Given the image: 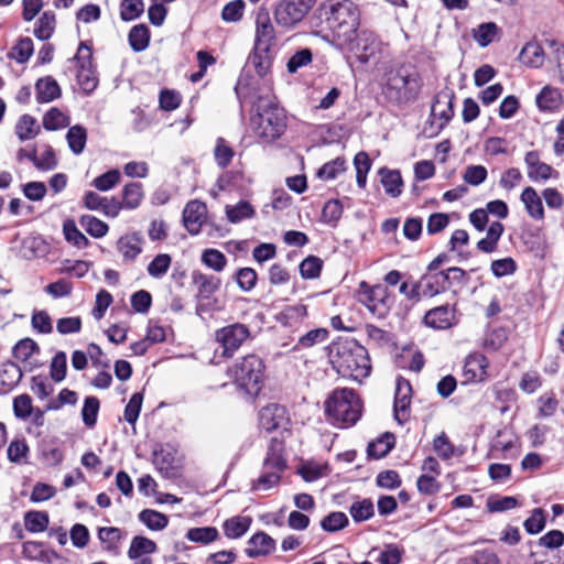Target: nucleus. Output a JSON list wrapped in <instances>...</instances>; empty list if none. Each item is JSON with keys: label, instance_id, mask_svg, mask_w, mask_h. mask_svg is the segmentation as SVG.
Returning <instances> with one entry per match:
<instances>
[{"label": "nucleus", "instance_id": "nucleus-1", "mask_svg": "<svg viewBox=\"0 0 564 564\" xmlns=\"http://www.w3.org/2000/svg\"><path fill=\"white\" fill-rule=\"evenodd\" d=\"M360 24V11L350 0H326L312 18L311 25L315 35L324 40L329 39V31L333 40L338 45L351 44Z\"/></svg>", "mask_w": 564, "mask_h": 564}, {"label": "nucleus", "instance_id": "nucleus-2", "mask_svg": "<svg viewBox=\"0 0 564 564\" xmlns=\"http://www.w3.org/2000/svg\"><path fill=\"white\" fill-rule=\"evenodd\" d=\"M328 357L333 368L343 377L361 382L370 375L371 364L368 351L355 339L333 343Z\"/></svg>", "mask_w": 564, "mask_h": 564}, {"label": "nucleus", "instance_id": "nucleus-3", "mask_svg": "<svg viewBox=\"0 0 564 564\" xmlns=\"http://www.w3.org/2000/svg\"><path fill=\"white\" fill-rule=\"evenodd\" d=\"M422 86V77L412 64L393 65L383 74L382 93L395 105H408L416 100Z\"/></svg>", "mask_w": 564, "mask_h": 564}, {"label": "nucleus", "instance_id": "nucleus-4", "mask_svg": "<svg viewBox=\"0 0 564 564\" xmlns=\"http://www.w3.org/2000/svg\"><path fill=\"white\" fill-rule=\"evenodd\" d=\"M250 128L261 142L275 141L286 129L284 110L269 98H258L250 117Z\"/></svg>", "mask_w": 564, "mask_h": 564}, {"label": "nucleus", "instance_id": "nucleus-5", "mask_svg": "<svg viewBox=\"0 0 564 564\" xmlns=\"http://www.w3.org/2000/svg\"><path fill=\"white\" fill-rule=\"evenodd\" d=\"M325 413L333 425L350 427L361 417L362 401L352 389L337 388L325 401Z\"/></svg>", "mask_w": 564, "mask_h": 564}, {"label": "nucleus", "instance_id": "nucleus-6", "mask_svg": "<svg viewBox=\"0 0 564 564\" xmlns=\"http://www.w3.org/2000/svg\"><path fill=\"white\" fill-rule=\"evenodd\" d=\"M264 368L262 359L257 355L250 354L237 359L228 368L227 373L239 390L248 395L256 397L262 388Z\"/></svg>", "mask_w": 564, "mask_h": 564}, {"label": "nucleus", "instance_id": "nucleus-7", "mask_svg": "<svg viewBox=\"0 0 564 564\" xmlns=\"http://www.w3.org/2000/svg\"><path fill=\"white\" fill-rule=\"evenodd\" d=\"M286 468V460L283 455V443L272 440L263 460L258 478L251 482L253 491H268L280 484L283 471Z\"/></svg>", "mask_w": 564, "mask_h": 564}, {"label": "nucleus", "instance_id": "nucleus-8", "mask_svg": "<svg viewBox=\"0 0 564 564\" xmlns=\"http://www.w3.org/2000/svg\"><path fill=\"white\" fill-rule=\"evenodd\" d=\"M357 300L365 305L373 316L379 318L386 317L394 303L393 296L384 285H370L365 281L359 283Z\"/></svg>", "mask_w": 564, "mask_h": 564}, {"label": "nucleus", "instance_id": "nucleus-9", "mask_svg": "<svg viewBox=\"0 0 564 564\" xmlns=\"http://www.w3.org/2000/svg\"><path fill=\"white\" fill-rule=\"evenodd\" d=\"M316 0H282L274 9L276 24L285 30L295 28L312 10Z\"/></svg>", "mask_w": 564, "mask_h": 564}, {"label": "nucleus", "instance_id": "nucleus-10", "mask_svg": "<svg viewBox=\"0 0 564 564\" xmlns=\"http://www.w3.org/2000/svg\"><path fill=\"white\" fill-rule=\"evenodd\" d=\"M250 337L247 325L235 323L224 326L215 332V341L221 348V356L230 358Z\"/></svg>", "mask_w": 564, "mask_h": 564}, {"label": "nucleus", "instance_id": "nucleus-11", "mask_svg": "<svg viewBox=\"0 0 564 564\" xmlns=\"http://www.w3.org/2000/svg\"><path fill=\"white\" fill-rule=\"evenodd\" d=\"M77 64V84L85 94L93 93L97 85L98 78L91 63V50L85 43H80L77 54L74 57Z\"/></svg>", "mask_w": 564, "mask_h": 564}, {"label": "nucleus", "instance_id": "nucleus-12", "mask_svg": "<svg viewBox=\"0 0 564 564\" xmlns=\"http://www.w3.org/2000/svg\"><path fill=\"white\" fill-rule=\"evenodd\" d=\"M341 46L352 52L361 63H367L382 52L383 43L373 32L361 31L356 33L351 44Z\"/></svg>", "mask_w": 564, "mask_h": 564}, {"label": "nucleus", "instance_id": "nucleus-13", "mask_svg": "<svg viewBox=\"0 0 564 564\" xmlns=\"http://www.w3.org/2000/svg\"><path fill=\"white\" fill-rule=\"evenodd\" d=\"M275 37V30L268 9L260 8L256 15V50L269 53Z\"/></svg>", "mask_w": 564, "mask_h": 564}, {"label": "nucleus", "instance_id": "nucleus-14", "mask_svg": "<svg viewBox=\"0 0 564 564\" xmlns=\"http://www.w3.org/2000/svg\"><path fill=\"white\" fill-rule=\"evenodd\" d=\"M412 399V387L409 380L398 378L394 394V419L399 424L405 423L410 419V405Z\"/></svg>", "mask_w": 564, "mask_h": 564}, {"label": "nucleus", "instance_id": "nucleus-15", "mask_svg": "<svg viewBox=\"0 0 564 564\" xmlns=\"http://www.w3.org/2000/svg\"><path fill=\"white\" fill-rule=\"evenodd\" d=\"M83 204L87 209L101 212L111 218H116L121 210V204L115 197L108 198L93 191L85 193Z\"/></svg>", "mask_w": 564, "mask_h": 564}, {"label": "nucleus", "instance_id": "nucleus-16", "mask_svg": "<svg viewBox=\"0 0 564 564\" xmlns=\"http://www.w3.org/2000/svg\"><path fill=\"white\" fill-rule=\"evenodd\" d=\"M458 322L456 311L451 305H442L426 312L424 323L435 329H447Z\"/></svg>", "mask_w": 564, "mask_h": 564}, {"label": "nucleus", "instance_id": "nucleus-17", "mask_svg": "<svg viewBox=\"0 0 564 564\" xmlns=\"http://www.w3.org/2000/svg\"><path fill=\"white\" fill-rule=\"evenodd\" d=\"M207 207L199 200H191L183 210V223L191 235H197L206 219Z\"/></svg>", "mask_w": 564, "mask_h": 564}, {"label": "nucleus", "instance_id": "nucleus-18", "mask_svg": "<svg viewBox=\"0 0 564 564\" xmlns=\"http://www.w3.org/2000/svg\"><path fill=\"white\" fill-rule=\"evenodd\" d=\"M307 317V306L297 303L294 305L285 306L275 316L276 322L292 332L297 330Z\"/></svg>", "mask_w": 564, "mask_h": 564}, {"label": "nucleus", "instance_id": "nucleus-19", "mask_svg": "<svg viewBox=\"0 0 564 564\" xmlns=\"http://www.w3.org/2000/svg\"><path fill=\"white\" fill-rule=\"evenodd\" d=\"M487 358L479 354H470L464 364L463 376L466 382H481L487 378Z\"/></svg>", "mask_w": 564, "mask_h": 564}, {"label": "nucleus", "instance_id": "nucleus-20", "mask_svg": "<svg viewBox=\"0 0 564 564\" xmlns=\"http://www.w3.org/2000/svg\"><path fill=\"white\" fill-rule=\"evenodd\" d=\"M288 421L286 410L276 403L263 406L259 412L260 427L271 432L282 426Z\"/></svg>", "mask_w": 564, "mask_h": 564}, {"label": "nucleus", "instance_id": "nucleus-21", "mask_svg": "<svg viewBox=\"0 0 564 564\" xmlns=\"http://www.w3.org/2000/svg\"><path fill=\"white\" fill-rule=\"evenodd\" d=\"M117 250L124 261H134L143 250L142 236L138 232L123 235L117 241Z\"/></svg>", "mask_w": 564, "mask_h": 564}, {"label": "nucleus", "instance_id": "nucleus-22", "mask_svg": "<svg viewBox=\"0 0 564 564\" xmlns=\"http://www.w3.org/2000/svg\"><path fill=\"white\" fill-rule=\"evenodd\" d=\"M449 273L438 271L434 273L427 272L420 282L421 293L423 296L432 297L448 286Z\"/></svg>", "mask_w": 564, "mask_h": 564}, {"label": "nucleus", "instance_id": "nucleus-23", "mask_svg": "<svg viewBox=\"0 0 564 564\" xmlns=\"http://www.w3.org/2000/svg\"><path fill=\"white\" fill-rule=\"evenodd\" d=\"M275 549V541L264 532L253 534L248 541L246 554L250 558L264 556Z\"/></svg>", "mask_w": 564, "mask_h": 564}, {"label": "nucleus", "instance_id": "nucleus-24", "mask_svg": "<svg viewBox=\"0 0 564 564\" xmlns=\"http://www.w3.org/2000/svg\"><path fill=\"white\" fill-rule=\"evenodd\" d=\"M453 94L441 93L436 96L431 107V115L434 119H440L441 126L447 123L454 116Z\"/></svg>", "mask_w": 564, "mask_h": 564}, {"label": "nucleus", "instance_id": "nucleus-25", "mask_svg": "<svg viewBox=\"0 0 564 564\" xmlns=\"http://www.w3.org/2000/svg\"><path fill=\"white\" fill-rule=\"evenodd\" d=\"M62 94L58 83L52 76H45L35 83L36 100L41 104L51 102Z\"/></svg>", "mask_w": 564, "mask_h": 564}, {"label": "nucleus", "instance_id": "nucleus-26", "mask_svg": "<svg viewBox=\"0 0 564 564\" xmlns=\"http://www.w3.org/2000/svg\"><path fill=\"white\" fill-rule=\"evenodd\" d=\"M156 551V544L144 536H134L128 551L131 560L138 561V564H150L145 555L152 554Z\"/></svg>", "mask_w": 564, "mask_h": 564}, {"label": "nucleus", "instance_id": "nucleus-27", "mask_svg": "<svg viewBox=\"0 0 564 564\" xmlns=\"http://www.w3.org/2000/svg\"><path fill=\"white\" fill-rule=\"evenodd\" d=\"M520 199L531 218L535 220H542L544 218L542 199L533 187H525L520 195Z\"/></svg>", "mask_w": 564, "mask_h": 564}, {"label": "nucleus", "instance_id": "nucleus-28", "mask_svg": "<svg viewBox=\"0 0 564 564\" xmlns=\"http://www.w3.org/2000/svg\"><path fill=\"white\" fill-rule=\"evenodd\" d=\"M192 281L197 288L198 294L208 299L212 294L220 289L221 280L215 275L205 274L199 271L192 273Z\"/></svg>", "mask_w": 564, "mask_h": 564}, {"label": "nucleus", "instance_id": "nucleus-29", "mask_svg": "<svg viewBox=\"0 0 564 564\" xmlns=\"http://www.w3.org/2000/svg\"><path fill=\"white\" fill-rule=\"evenodd\" d=\"M22 371L13 362H7L0 368V394L9 393L21 380Z\"/></svg>", "mask_w": 564, "mask_h": 564}, {"label": "nucleus", "instance_id": "nucleus-30", "mask_svg": "<svg viewBox=\"0 0 564 564\" xmlns=\"http://www.w3.org/2000/svg\"><path fill=\"white\" fill-rule=\"evenodd\" d=\"M379 175L386 194L393 198L399 197L403 189L401 173L398 170L382 167L379 171Z\"/></svg>", "mask_w": 564, "mask_h": 564}, {"label": "nucleus", "instance_id": "nucleus-31", "mask_svg": "<svg viewBox=\"0 0 564 564\" xmlns=\"http://www.w3.org/2000/svg\"><path fill=\"white\" fill-rule=\"evenodd\" d=\"M500 34V29L495 22L480 23L471 30L473 39L480 47H487Z\"/></svg>", "mask_w": 564, "mask_h": 564}, {"label": "nucleus", "instance_id": "nucleus-32", "mask_svg": "<svg viewBox=\"0 0 564 564\" xmlns=\"http://www.w3.org/2000/svg\"><path fill=\"white\" fill-rule=\"evenodd\" d=\"M503 231L505 227L500 221L491 223L487 229L486 237L477 242V248L485 253L496 251Z\"/></svg>", "mask_w": 564, "mask_h": 564}, {"label": "nucleus", "instance_id": "nucleus-33", "mask_svg": "<svg viewBox=\"0 0 564 564\" xmlns=\"http://www.w3.org/2000/svg\"><path fill=\"white\" fill-rule=\"evenodd\" d=\"M520 61L530 67H541L544 63L543 47L535 41L528 42L520 52Z\"/></svg>", "mask_w": 564, "mask_h": 564}, {"label": "nucleus", "instance_id": "nucleus-34", "mask_svg": "<svg viewBox=\"0 0 564 564\" xmlns=\"http://www.w3.org/2000/svg\"><path fill=\"white\" fill-rule=\"evenodd\" d=\"M536 104L541 110H556L562 105V94L557 88L545 86L536 96Z\"/></svg>", "mask_w": 564, "mask_h": 564}, {"label": "nucleus", "instance_id": "nucleus-35", "mask_svg": "<svg viewBox=\"0 0 564 564\" xmlns=\"http://www.w3.org/2000/svg\"><path fill=\"white\" fill-rule=\"evenodd\" d=\"M143 199V187L141 183L132 182L127 184L122 191L121 209H135Z\"/></svg>", "mask_w": 564, "mask_h": 564}, {"label": "nucleus", "instance_id": "nucleus-36", "mask_svg": "<svg viewBox=\"0 0 564 564\" xmlns=\"http://www.w3.org/2000/svg\"><path fill=\"white\" fill-rule=\"evenodd\" d=\"M250 524V517H232L224 522V533L229 539H238L241 538L249 530Z\"/></svg>", "mask_w": 564, "mask_h": 564}, {"label": "nucleus", "instance_id": "nucleus-37", "mask_svg": "<svg viewBox=\"0 0 564 564\" xmlns=\"http://www.w3.org/2000/svg\"><path fill=\"white\" fill-rule=\"evenodd\" d=\"M66 140L70 151L78 155L83 153L87 142V131L80 124L70 127L66 133Z\"/></svg>", "mask_w": 564, "mask_h": 564}, {"label": "nucleus", "instance_id": "nucleus-38", "mask_svg": "<svg viewBox=\"0 0 564 564\" xmlns=\"http://www.w3.org/2000/svg\"><path fill=\"white\" fill-rule=\"evenodd\" d=\"M227 219L237 224L254 216V208L247 200H240L236 205H227L225 208Z\"/></svg>", "mask_w": 564, "mask_h": 564}, {"label": "nucleus", "instance_id": "nucleus-39", "mask_svg": "<svg viewBox=\"0 0 564 564\" xmlns=\"http://www.w3.org/2000/svg\"><path fill=\"white\" fill-rule=\"evenodd\" d=\"M129 44L134 52L144 51L150 43V31L145 24L134 25L128 35Z\"/></svg>", "mask_w": 564, "mask_h": 564}, {"label": "nucleus", "instance_id": "nucleus-40", "mask_svg": "<svg viewBox=\"0 0 564 564\" xmlns=\"http://www.w3.org/2000/svg\"><path fill=\"white\" fill-rule=\"evenodd\" d=\"M40 132V127L30 115H23L20 117L15 126V134L21 141H28L35 138Z\"/></svg>", "mask_w": 564, "mask_h": 564}, {"label": "nucleus", "instance_id": "nucleus-41", "mask_svg": "<svg viewBox=\"0 0 564 564\" xmlns=\"http://www.w3.org/2000/svg\"><path fill=\"white\" fill-rule=\"evenodd\" d=\"M55 14L52 11H45L36 22L33 33L39 40H48L55 31Z\"/></svg>", "mask_w": 564, "mask_h": 564}, {"label": "nucleus", "instance_id": "nucleus-42", "mask_svg": "<svg viewBox=\"0 0 564 564\" xmlns=\"http://www.w3.org/2000/svg\"><path fill=\"white\" fill-rule=\"evenodd\" d=\"M394 446V436L386 433L375 442L369 443L367 453L370 457L379 459L384 457Z\"/></svg>", "mask_w": 564, "mask_h": 564}, {"label": "nucleus", "instance_id": "nucleus-43", "mask_svg": "<svg viewBox=\"0 0 564 564\" xmlns=\"http://www.w3.org/2000/svg\"><path fill=\"white\" fill-rule=\"evenodd\" d=\"M57 158L53 148L44 144L40 150H36V158L34 166L42 172L53 171L57 166Z\"/></svg>", "mask_w": 564, "mask_h": 564}, {"label": "nucleus", "instance_id": "nucleus-44", "mask_svg": "<svg viewBox=\"0 0 564 564\" xmlns=\"http://www.w3.org/2000/svg\"><path fill=\"white\" fill-rule=\"evenodd\" d=\"M79 224L94 238H102L109 231V226L105 221L91 215H83Z\"/></svg>", "mask_w": 564, "mask_h": 564}, {"label": "nucleus", "instance_id": "nucleus-45", "mask_svg": "<svg viewBox=\"0 0 564 564\" xmlns=\"http://www.w3.org/2000/svg\"><path fill=\"white\" fill-rule=\"evenodd\" d=\"M349 513L355 522L369 520L375 514L373 502L368 498L357 500L349 507Z\"/></svg>", "mask_w": 564, "mask_h": 564}, {"label": "nucleus", "instance_id": "nucleus-46", "mask_svg": "<svg viewBox=\"0 0 564 564\" xmlns=\"http://www.w3.org/2000/svg\"><path fill=\"white\" fill-rule=\"evenodd\" d=\"M98 539L100 540L105 550L116 552L119 549V543L122 539V532L120 529L115 527L100 528L98 530Z\"/></svg>", "mask_w": 564, "mask_h": 564}, {"label": "nucleus", "instance_id": "nucleus-47", "mask_svg": "<svg viewBox=\"0 0 564 564\" xmlns=\"http://www.w3.org/2000/svg\"><path fill=\"white\" fill-rule=\"evenodd\" d=\"M43 127L47 131L63 129L69 124V117L57 108H51L43 117Z\"/></svg>", "mask_w": 564, "mask_h": 564}, {"label": "nucleus", "instance_id": "nucleus-48", "mask_svg": "<svg viewBox=\"0 0 564 564\" xmlns=\"http://www.w3.org/2000/svg\"><path fill=\"white\" fill-rule=\"evenodd\" d=\"M63 232L67 242L74 247L82 249L88 246L89 240L86 236L77 228L76 224L72 219H67L63 224Z\"/></svg>", "mask_w": 564, "mask_h": 564}, {"label": "nucleus", "instance_id": "nucleus-49", "mask_svg": "<svg viewBox=\"0 0 564 564\" xmlns=\"http://www.w3.org/2000/svg\"><path fill=\"white\" fill-rule=\"evenodd\" d=\"M328 338V330L326 328H315L306 334L302 335L296 345L294 346L295 350H300L303 348H311L315 345L323 344Z\"/></svg>", "mask_w": 564, "mask_h": 564}, {"label": "nucleus", "instance_id": "nucleus-50", "mask_svg": "<svg viewBox=\"0 0 564 564\" xmlns=\"http://www.w3.org/2000/svg\"><path fill=\"white\" fill-rule=\"evenodd\" d=\"M200 260L203 264L215 272H221L227 265L226 256L214 248L205 249L202 253Z\"/></svg>", "mask_w": 564, "mask_h": 564}, {"label": "nucleus", "instance_id": "nucleus-51", "mask_svg": "<svg viewBox=\"0 0 564 564\" xmlns=\"http://www.w3.org/2000/svg\"><path fill=\"white\" fill-rule=\"evenodd\" d=\"M218 536L219 533L214 527L192 528L186 533V538L191 542L200 544H209L216 541Z\"/></svg>", "mask_w": 564, "mask_h": 564}, {"label": "nucleus", "instance_id": "nucleus-52", "mask_svg": "<svg viewBox=\"0 0 564 564\" xmlns=\"http://www.w3.org/2000/svg\"><path fill=\"white\" fill-rule=\"evenodd\" d=\"M100 408V402L96 397H87L84 400L82 409V419L88 429H93L97 423V416Z\"/></svg>", "mask_w": 564, "mask_h": 564}, {"label": "nucleus", "instance_id": "nucleus-53", "mask_svg": "<svg viewBox=\"0 0 564 564\" xmlns=\"http://www.w3.org/2000/svg\"><path fill=\"white\" fill-rule=\"evenodd\" d=\"M172 263V258L167 253H160L148 264V274L154 279L163 278Z\"/></svg>", "mask_w": 564, "mask_h": 564}, {"label": "nucleus", "instance_id": "nucleus-54", "mask_svg": "<svg viewBox=\"0 0 564 564\" xmlns=\"http://www.w3.org/2000/svg\"><path fill=\"white\" fill-rule=\"evenodd\" d=\"M346 171V161L343 158H336L325 163L318 171L317 177L324 181L336 178L339 174Z\"/></svg>", "mask_w": 564, "mask_h": 564}, {"label": "nucleus", "instance_id": "nucleus-55", "mask_svg": "<svg viewBox=\"0 0 564 564\" xmlns=\"http://www.w3.org/2000/svg\"><path fill=\"white\" fill-rule=\"evenodd\" d=\"M12 405L15 417L22 421L30 419L35 410L31 397L26 393L15 397Z\"/></svg>", "mask_w": 564, "mask_h": 564}, {"label": "nucleus", "instance_id": "nucleus-56", "mask_svg": "<svg viewBox=\"0 0 564 564\" xmlns=\"http://www.w3.org/2000/svg\"><path fill=\"white\" fill-rule=\"evenodd\" d=\"M25 529L30 532H43L48 524V516L43 511H30L24 517Z\"/></svg>", "mask_w": 564, "mask_h": 564}, {"label": "nucleus", "instance_id": "nucleus-57", "mask_svg": "<svg viewBox=\"0 0 564 564\" xmlns=\"http://www.w3.org/2000/svg\"><path fill=\"white\" fill-rule=\"evenodd\" d=\"M486 507L489 512H505L518 507V500L511 496H491L487 499Z\"/></svg>", "mask_w": 564, "mask_h": 564}, {"label": "nucleus", "instance_id": "nucleus-58", "mask_svg": "<svg viewBox=\"0 0 564 564\" xmlns=\"http://www.w3.org/2000/svg\"><path fill=\"white\" fill-rule=\"evenodd\" d=\"M139 519L151 530H162L167 525V518L161 512L145 509L140 512Z\"/></svg>", "mask_w": 564, "mask_h": 564}, {"label": "nucleus", "instance_id": "nucleus-59", "mask_svg": "<svg viewBox=\"0 0 564 564\" xmlns=\"http://www.w3.org/2000/svg\"><path fill=\"white\" fill-rule=\"evenodd\" d=\"M37 351L39 346L33 339L23 338L13 347V357L20 361H26Z\"/></svg>", "mask_w": 564, "mask_h": 564}, {"label": "nucleus", "instance_id": "nucleus-60", "mask_svg": "<svg viewBox=\"0 0 564 564\" xmlns=\"http://www.w3.org/2000/svg\"><path fill=\"white\" fill-rule=\"evenodd\" d=\"M348 524V518L344 512L335 511L323 518L321 527L324 531L336 532Z\"/></svg>", "mask_w": 564, "mask_h": 564}, {"label": "nucleus", "instance_id": "nucleus-61", "mask_svg": "<svg viewBox=\"0 0 564 564\" xmlns=\"http://www.w3.org/2000/svg\"><path fill=\"white\" fill-rule=\"evenodd\" d=\"M299 474L305 481L313 482L327 475V466L308 462L299 469Z\"/></svg>", "mask_w": 564, "mask_h": 564}, {"label": "nucleus", "instance_id": "nucleus-62", "mask_svg": "<svg viewBox=\"0 0 564 564\" xmlns=\"http://www.w3.org/2000/svg\"><path fill=\"white\" fill-rule=\"evenodd\" d=\"M144 11V2L142 0H122L120 18L123 21H132L139 18Z\"/></svg>", "mask_w": 564, "mask_h": 564}, {"label": "nucleus", "instance_id": "nucleus-63", "mask_svg": "<svg viewBox=\"0 0 564 564\" xmlns=\"http://www.w3.org/2000/svg\"><path fill=\"white\" fill-rule=\"evenodd\" d=\"M121 180V174L118 170H110L93 181V186L98 191L107 192L112 189Z\"/></svg>", "mask_w": 564, "mask_h": 564}, {"label": "nucleus", "instance_id": "nucleus-64", "mask_svg": "<svg viewBox=\"0 0 564 564\" xmlns=\"http://www.w3.org/2000/svg\"><path fill=\"white\" fill-rule=\"evenodd\" d=\"M323 262L319 258L310 256L300 264V273L304 279H315L319 275Z\"/></svg>", "mask_w": 564, "mask_h": 564}]
</instances>
